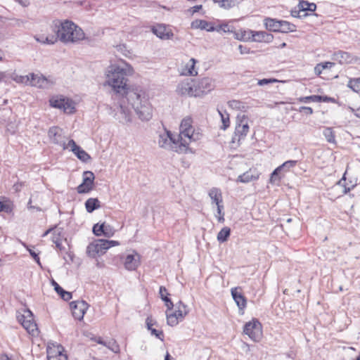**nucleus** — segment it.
Masks as SVG:
<instances>
[{"label":"nucleus","instance_id":"55","mask_svg":"<svg viewBox=\"0 0 360 360\" xmlns=\"http://www.w3.org/2000/svg\"><path fill=\"white\" fill-rule=\"evenodd\" d=\"M60 233H58V236L56 237L54 236L53 238V242L56 244V246L57 248H58L60 250H62L63 248L62 247L61 240L59 238Z\"/></svg>","mask_w":360,"mask_h":360},{"label":"nucleus","instance_id":"44","mask_svg":"<svg viewBox=\"0 0 360 360\" xmlns=\"http://www.w3.org/2000/svg\"><path fill=\"white\" fill-rule=\"evenodd\" d=\"M300 6H297V8H295L291 11V15L294 18H302L307 15V13H304L303 15H300V13L303 12L300 10Z\"/></svg>","mask_w":360,"mask_h":360},{"label":"nucleus","instance_id":"63","mask_svg":"<svg viewBox=\"0 0 360 360\" xmlns=\"http://www.w3.org/2000/svg\"><path fill=\"white\" fill-rule=\"evenodd\" d=\"M318 98H319V99H318V102L328 103V98H329V96H328L318 95Z\"/></svg>","mask_w":360,"mask_h":360},{"label":"nucleus","instance_id":"33","mask_svg":"<svg viewBox=\"0 0 360 360\" xmlns=\"http://www.w3.org/2000/svg\"><path fill=\"white\" fill-rule=\"evenodd\" d=\"M231 234V229L225 226L221 229L217 234V240L220 243H224L227 241Z\"/></svg>","mask_w":360,"mask_h":360},{"label":"nucleus","instance_id":"40","mask_svg":"<svg viewBox=\"0 0 360 360\" xmlns=\"http://www.w3.org/2000/svg\"><path fill=\"white\" fill-rule=\"evenodd\" d=\"M348 86L355 92H360V78L351 79Z\"/></svg>","mask_w":360,"mask_h":360},{"label":"nucleus","instance_id":"45","mask_svg":"<svg viewBox=\"0 0 360 360\" xmlns=\"http://www.w3.org/2000/svg\"><path fill=\"white\" fill-rule=\"evenodd\" d=\"M345 175H346V172H345L342 178L340 180H339L338 182V185L342 186L344 187V191H343V193L344 194L348 193L354 187V186H352V187H347L345 184L342 183V181H345V180H346Z\"/></svg>","mask_w":360,"mask_h":360},{"label":"nucleus","instance_id":"26","mask_svg":"<svg viewBox=\"0 0 360 360\" xmlns=\"http://www.w3.org/2000/svg\"><path fill=\"white\" fill-rule=\"evenodd\" d=\"M35 39L43 44L53 45L58 41V37L56 34L44 35L41 34L35 37Z\"/></svg>","mask_w":360,"mask_h":360},{"label":"nucleus","instance_id":"32","mask_svg":"<svg viewBox=\"0 0 360 360\" xmlns=\"http://www.w3.org/2000/svg\"><path fill=\"white\" fill-rule=\"evenodd\" d=\"M298 6H300V10H302L304 13L306 11H311L314 12L316 9V5L314 3H309L305 0H300Z\"/></svg>","mask_w":360,"mask_h":360},{"label":"nucleus","instance_id":"47","mask_svg":"<svg viewBox=\"0 0 360 360\" xmlns=\"http://www.w3.org/2000/svg\"><path fill=\"white\" fill-rule=\"evenodd\" d=\"M26 248H27V250H28L30 255H31V257L34 259V261L40 266H41V262H40V258L38 255L37 253H36L34 250H32V249L29 248L27 246H26L25 245H24Z\"/></svg>","mask_w":360,"mask_h":360},{"label":"nucleus","instance_id":"1","mask_svg":"<svg viewBox=\"0 0 360 360\" xmlns=\"http://www.w3.org/2000/svg\"><path fill=\"white\" fill-rule=\"evenodd\" d=\"M106 83L112 86L116 97H120V115L117 117L122 123L131 122V111L126 106V102L134 110L142 121H148L153 116V108L148 101V96L139 86L128 88L126 70L118 66L112 67L107 74Z\"/></svg>","mask_w":360,"mask_h":360},{"label":"nucleus","instance_id":"38","mask_svg":"<svg viewBox=\"0 0 360 360\" xmlns=\"http://www.w3.org/2000/svg\"><path fill=\"white\" fill-rule=\"evenodd\" d=\"M323 135L328 143H335V134L332 128L327 127L323 130Z\"/></svg>","mask_w":360,"mask_h":360},{"label":"nucleus","instance_id":"48","mask_svg":"<svg viewBox=\"0 0 360 360\" xmlns=\"http://www.w3.org/2000/svg\"><path fill=\"white\" fill-rule=\"evenodd\" d=\"M160 297L163 301V298L165 299H170L169 297V293L167 292V288L165 286H160L159 289Z\"/></svg>","mask_w":360,"mask_h":360},{"label":"nucleus","instance_id":"24","mask_svg":"<svg viewBox=\"0 0 360 360\" xmlns=\"http://www.w3.org/2000/svg\"><path fill=\"white\" fill-rule=\"evenodd\" d=\"M258 178L259 174L255 170L250 169L243 174L239 175L236 181L241 183H249L252 181L257 180Z\"/></svg>","mask_w":360,"mask_h":360},{"label":"nucleus","instance_id":"60","mask_svg":"<svg viewBox=\"0 0 360 360\" xmlns=\"http://www.w3.org/2000/svg\"><path fill=\"white\" fill-rule=\"evenodd\" d=\"M104 243L105 244V246L108 247V249L118 244V242L115 240H104Z\"/></svg>","mask_w":360,"mask_h":360},{"label":"nucleus","instance_id":"27","mask_svg":"<svg viewBox=\"0 0 360 360\" xmlns=\"http://www.w3.org/2000/svg\"><path fill=\"white\" fill-rule=\"evenodd\" d=\"M101 207V202L97 198H90L85 202V208L87 212L92 213Z\"/></svg>","mask_w":360,"mask_h":360},{"label":"nucleus","instance_id":"9","mask_svg":"<svg viewBox=\"0 0 360 360\" xmlns=\"http://www.w3.org/2000/svg\"><path fill=\"white\" fill-rule=\"evenodd\" d=\"M249 125L248 123V117L243 115L241 117L237 116V124L235 129L234 136L233 137V142H235L238 137V141L244 139L248 132L249 131Z\"/></svg>","mask_w":360,"mask_h":360},{"label":"nucleus","instance_id":"11","mask_svg":"<svg viewBox=\"0 0 360 360\" xmlns=\"http://www.w3.org/2000/svg\"><path fill=\"white\" fill-rule=\"evenodd\" d=\"M180 133L177 135L179 140H184V138H188L189 143L191 141H195L193 129L192 126V119L191 117L184 118L179 127Z\"/></svg>","mask_w":360,"mask_h":360},{"label":"nucleus","instance_id":"52","mask_svg":"<svg viewBox=\"0 0 360 360\" xmlns=\"http://www.w3.org/2000/svg\"><path fill=\"white\" fill-rule=\"evenodd\" d=\"M66 146H68V148H70V150L72 151L73 153L76 150H79V148L80 147L78 145H77V143L73 139H70L66 144Z\"/></svg>","mask_w":360,"mask_h":360},{"label":"nucleus","instance_id":"2","mask_svg":"<svg viewBox=\"0 0 360 360\" xmlns=\"http://www.w3.org/2000/svg\"><path fill=\"white\" fill-rule=\"evenodd\" d=\"M51 28L61 42L77 43L86 39L83 30L69 20H54Z\"/></svg>","mask_w":360,"mask_h":360},{"label":"nucleus","instance_id":"15","mask_svg":"<svg viewBox=\"0 0 360 360\" xmlns=\"http://www.w3.org/2000/svg\"><path fill=\"white\" fill-rule=\"evenodd\" d=\"M194 87L193 79H186L178 84L176 91L181 96L195 97Z\"/></svg>","mask_w":360,"mask_h":360},{"label":"nucleus","instance_id":"14","mask_svg":"<svg viewBox=\"0 0 360 360\" xmlns=\"http://www.w3.org/2000/svg\"><path fill=\"white\" fill-rule=\"evenodd\" d=\"M62 131L58 127H51L49 129L48 136L53 143L62 146L63 149H68Z\"/></svg>","mask_w":360,"mask_h":360},{"label":"nucleus","instance_id":"6","mask_svg":"<svg viewBox=\"0 0 360 360\" xmlns=\"http://www.w3.org/2000/svg\"><path fill=\"white\" fill-rule=\"evenodd\" d=\"M49 102L51 107L63 110L65 113L72 114L75 112V103L71 98L60 96L51 98Z\"/></svg>","mask_w":360,"mask_h":360},{"label":"nucleus","instance_id":"19","mask_svg":"<svg viewBox=\"0 0 360 360\" xmlns=\"http://www.w3.org/2000/svg\"><path fill=\"white\" fill-rule=\"evenodd\" d=\"M124 267L129 271H134L140 265V255L136 252L129 254L124 259Z\"/></svg>","mask_w":360,"mask_h":360},{"label":"nucleus","instance_id":"4","mask_svg":"<svg viewBox=\"0 0 360 360\" xmlns=\"http://www.w3.org/2000/svg\"><path fill=\"white\" fill-rule=\"evenodd\" d=\"M264 25L267 30L274 32L288 33L297 30L296 25L288 21L269 17L264 19Z\"/></svg>","mask_w":360,"mask_h":360},{"label":"nucleus","instance_id":"42","mask_svg":"<svg viewBox=\"0 0 360 360\" xmlns=\"http://www.w3.org/2000/svg\"><path fill=\"white\" fill-rule=\"evenodd\" d=\"M94 189L93 186H89L87 184H80L77 187V191L79 194L88 193Z\"/></svg>","mask_w":360,"mask_h":360},{"label":"nucleus","instance_id":"54","mask_svg":"<svg viewBox=\"0 0 360 360\" xmlns=\"http://www.w3.org/2000/svg\"><path fill=\"white\" fill-rule=\"evenodd\" d=\"M233 34H234V37L238 39V40H240V41H248V40H250V37H243V36H241L240 35V33H238V32H236L234 30H233V32H232Z\"/></svg>","mask_w":360,"mask_h":360},{"label":"nucleus","instance_id":"34","mask_svg":"<svg viewBox=\"0 0 360 360\" xmlns=\"http://www.w3.org/2000/svg\"><path fill=\"white\" fill-rule=\"evenodd\" d=\"M228 105L232 109L240 110L243 112H245L248 108L243 102L238 100L229 101L228 102Z\"/></svg>","mask_w":360,"mask_h":360},{"label":"nucleus","instance_id":"62","mask_svg":"<svg viewBox=\"0 0 360 360\" xmlns=\"http://www.w3.org/2000/svg\"><path fill=\"white\" fill-rule=\"evenodd\" d=\"M176 309H184L185 311H188V307L184 304L181 301H179L176 304Z\"/></svg>","mask_w":360,"mask_h":360},{"label":"nucleus","instance_id":"10","mask_svg":"<svg viewBox=\"0 0 360 360\" xmlns=\"http://www.w3.org/2000/svg\"><path fill=\"white\" fill-rule=\"evenodd\" d=\"M193 84L195 97L206 94L214 89L212 79L209 77H204L198 80L193 79Z\"/></svg>","mask_w":360,"mask_h":360},{"label":"nucleus","instance_id":"53","mask_svg":"<svg viewBox=\"0 0 360 360\" xmlns=\"http://www.w3.org/2000/svg\"><path fill=\"white\" fill-rule=\"evenodd\" d=\"M275 82H276V79H262L258 80L257 84L259 86H263V85L271 84V83H273Z\"/></svg>","mask_w":360,"mask_h":360},{"label":"nucleus","instance_id":"46","mask_svg":"<svg viewBox=\"0 0 360 360\" xmlns=\"http://www.w3.org/2000/svg\"><path fill=\"white\" fill-rule=\"evenodd\" d=\"M150 334L152 335L155 336L158 339L160 340L161 341L164 340L165 335L162 330H156L155 328H153L150 330Z\"/></svg>","mask_w":360,"mask_h":360},{"label":"nucleus","instance_id":"13","mask_svg":"<svg viewBox=\"0 0 360 360\" xmlns=\"http://www.w3.org/2000/svg\"><path fill=\"white\" fill-rule=\"evenodd\" d=\"M108 247L105 246L103 239H99L90 243L86 248V252L91 257H96L105 253Z\"/></svg>","mask_w":360,"mask_h":360},{"label":"nucleus","instance_id":"28","mask_svg":"<svg viewBox=\"0 0 360 360\" xmlns=\"http://www.w3.org/2000/svg\"><path fill=\"white\" fill-rule=\"evenodd\" d=\"M13 210V203L5 197H0V212H4L11 214Z\"/></svg>","mask_w":360,"mask_h":360},{"label":"nucleus","instance_id":"25","mask_svg":"<svg viewBox=\"0 0 360 360\" xmlns=\"http://www.w3.org/2000/svg\"><path fill=\"white\" fill-rule=\"evenodd\" d=\"M51 284L54 287L55 291L60 295V297L65 301H68L72 299V293L65 290L56 281L52 279Z\"/></svg>","mask_w":360,"mask_h":360},{"label":"nucleus","instance_id":"20","mask_svg":"<svg viewBox=\"0 0 360 360\" xmlns=\"http://www.w3.org/2000/svg\"><path fill=\"white\" fill-rule=\"evenodd\" d=\"M231 295L239 309H244L246 307L247 300L242 294L241 289L240 288H232Z\"/></svg>","mask_w":360,"mask_h":360},{"label":"nucleus","instance_id":"49","mask_svg":"<svg viewBox=\"0 0 360 360\" xmlns=\"http://www.w3.org/2000/svg\"><path fill=\"white\" fill-rule=\"evenodd\" d=\"M49 360H68V356L63 354L61 352H58V354L56 356H49Z\"/></svg>","mask_w":360,"mask_h":360},{"label":"nucleus","instance_id":"59","mask_svg":"<svg viewBox=\"0 0 360 360\" xmlns=\"http://www.w3.org/2000/svg\"><path fill=\"white\" fill-rule=\"evenodd\" d=\"M322 64H320V63H318L315 68H314V72L316 75H320L323 70V68H322Z\"/></svg>","mask_w":360,"mask_h":360},{"label":"nucleus","instance_id":"8","mask_svg":"<svg viewBox=\"0 0 360 360\" xmlns=\"http://www.w3.org/2000/svg\"><path fill=\"white\" fill-rule=\"evenodd\" d=\"M25 314L18 316V321L23 328L32 335L34 336L38 333L37 325L34 322V315L30 309L25 311Z\"/></svg>","mask_w":360,"mask_h":360},{"label":"nucleus","instance_id":"5","mask_svg":"<svg viewBox=\"0 0 360 360\" xmlns=\"http://www.w3.org/2000/svg\"><path fill=\"white\" fill-rule=\"evenodd\" d=\"M243 332L254 342H259L262 336V324L258 319H252L245 324Z\"/></svg>","mask_w":360,"mask_h":360},{"label":"nucleus","instance_id":"12","mask_svg":"<svg viewBox=\"0 0 360 360\" xmlns=\"http://www.w3.org/2000/svg\"><path fill=\"white\" fill-rule=\"evenodd\" d=\"M72 316L79 321L83 319L84 316L89 308V304L84 300L72 301L70 304Z\"/></svg>","mask_w":360,"mask_h":360},{"label":"nucleus","instance_id":"43","mask_svg":"<svg viewBox=\"0 0 360 360\" xmlns=\"http://www.w3.org/2000/svg\"><path fill=\"white\" fill-rule=\"evenodd\" d=\"M236 6V0H221L220 8L229 10Z\"/></svg>","mask_w":360,"mask_h":360},{"label":"nucleus","instance_id":"39","mask_svg":"<svg viewBox=\"0 0 360 360\" xmlns=\"http://www.w3.org/2000/svg\"><path fill=\"white\" fill-rule=\"evenodd\" d=\"M215 29H217L215 31L218 32L231 33L233 32L234 27L227 23H224L215 27Z\"/></svg>","mask_w":360,"mask_h":360},{"label":"nucleus","instance_id":"41","mask_svg":"<svg viewBox=\"0 0 360 360\" xmlns=\"http://www.w3.org/2000/svg\"><path fill=\"white\" fill-rule=\"evenodd\" d=\"M318 95H311L308 96H301L297 98L300 103H308L310 102H318Z\"/></svg>","mask_w":360,"mask_h":360},{"label":"nucleus","instance_id":"50","mask_svg":"<svg viewBox=\"0 0 360 360\" xmlns=\"http://www.w3.org/2000/svg\"><path fill=\"white\" fill-rule=\"evenodd\" d=\"M296 110L299 112H304L306 115H311L314 112L313 109L311 107L307 106H300Z\"/></svg>","mask_w":360,"mask_h":360},{"label":"nucleus","instance_id":"18","mask_svg":"<svg viewBox=\"0 0 360 360\" xmlns=\"http://www.w3.org/2000/svg\"><path fill=\"white\" fill-rule=\"evenodd\" d=\"M92 231L94 234L97 236H104L110 238L114 234L112 227L110 225H106L105 223L94 224Z\"/></svg>","mask_w":360,"mask_h":360},{"label":"nucleus","instance_id":"17","mask_svg":"<svg viewBox=\"0 0 360 360\" xmlns=\"http://www.w3.org/2000/svg\"><path fill=\"white\" fill-rule=\"evenodd\" d=\"M188 314V311L184 309H176L175 311L167 314V322L170 326H175Z\"/></svg>","mask_w":360,"mask_h":360},{"label":"nucleus","instance_id":"31","mask_svg":"<svg viewBox=\"0 0 360 360\" xmlns=\"http://www.w3.org/2000/svg\"><path fill=\"white\" fill-rule=\"evenodd\" d=\"M217 111L222 122L220 128L221 129L226 130L230 125L229 114L226 110L217 109Z\"/></svg>","mask_w":360,"mask_h":360},{"label":"nucleus","instance_id":"21","mask_svg":"<svg viewBox=\"0 0 360 360\" xmlns=\"http://www.w3.org/2000/svg\"><path fill=\"white\" fill-rule=\"evenodd\" d=\"M151 30L154 34L161 39H169L173 37L172 32H166V27L164 25L153 26Z\"/></svg>","mask_w":360,"mask_h":360},{"label":"nucleus","instance_id":"16","mask_svg":"<svg viewBox=\"0 0 360 360\" xmlns=\"http://www.w3.org/2000/svg\"><path fill=\"white\" fill-rule=\"evenodd\" d=\"M248 36L252 41L270 43L274 39L273 34L265 31L248 30Z\"/></svg>","mask_w":360,"mask_h":360},{"label":"nucleus","instance_id":"7","mask_svg":"<svg viewBox=\"0 0 360 360\" xmlns=\"http://www.w3.org/2000/svg\"><path fill=\"white\" fill-rule=\"evenodd\" d=\"M297 160H287L282 165L276 167L271 174L270 183L278 184L286 172H288L291 168L295 167Z\"/></svg>","mask_w":360,"mask_h":360},{"label":"nucleus","instance_id":"35","mask_svg":"<svg viewBox=\"0 0 360 360\" xmlns=\"http://www.w3.org/2000/svg\"><path fill=\"white\" fill-rule=\"evenodd\" d=\"M95 175L91 171H85L83 173L82 183L87 184L89 186H93L94 184Z\"/></svg>","mask_w":360,"mask_h":360},{"label":"nucleus","instance_id":"22","mask_svg":"<svg viewBox=\"0 0 360 360\" xmlns=\"http://www.w3.org/2000/svg\"><path fill=\"white\" fill-rule=\"evenodd\" d=\"M333 59L338 61L340 64H347L352 61V56L344 51H338L333 55Z\"/></svg>","mask_w":360,"mask_h":360},{"label":"nucleus","instance_id":"57","mask_svg":"<svg viewBox=\"0 0 360 360\" xmlns=\"http://www.w3.org/2000/svg\"><path fill=\"white\" fill-rule=\"evenodd\" d=\"M163 302H165V306L167 308V311L168 310H172L173 309L174 304H173L172 301L171 300V299H165V298H163Z\"/></svg>","mask_w":360,"mask_h":360},{"label":"nucleus","instance_id":"29","mask_svg":"<svg viewBox=\"0 0 360 360\" xmlns=\"http://www.w3.org/2000/svg\"><path fill=\"white\" fill-rule=\"evenodd\" d=\"M209 196L212 199V203L218 205L222 202L221 193L219 188H212L209 192Z\"/></svg>","mask_w":360,"mask_h":360},{"label":"nucleus","instance_id":"30","mask_svg":"<svg viewBox=\"0 0 360 360\" xmlns=\"http://www.w3.org/2000/svg\"><path fill=\"white\" fill-rule=\"evenodd\" d=\"M197 60L194 58H191L189 62L185 65V70L183 72L184 75L194 76L198 74V72L195 70V65Z\"/></svg>","mask_w":360,"mask_h":360},{"label":"nucleus","instance_id":"51","mask_svg":"<svg viewBox=\"0 0 360 360\" xmlns=\"http://www.w3.org/2000/svg\"><path fill=\"white\" fill-rule=\"evenodd\" d=\"M217 213L219 214V217H218V221L219 222H223L224 221V214L222 212V210L224 208V206L223 205H221V203L220 204H218L217 205Z\"/></svg>","mask_w":360,"mask_h":360},{"label":"nucleus","instance_id":"61","mask_svg":"<svg viewBox=\"0 0 360 360\" xmlns=\"http://www.w3.org/2000/svg\"><path fill=\"white\" fill-rule=\"evenodd\" d=\"M320 64H322V68H323V70L330 69L335 65V63L332 62L320 63Z\"/></svg>","mask_w":360,"mask_h":360},{"label":"nucleus","instance_id":"36","mask_svg":"<svg viewBox=\"0 0 360 360\" xmlns=\"http://www.w3.org/2000/svg\"><path fill=\"white\" fill-rule=\"evenodd\" d=\"M73 153L78 159L84 162H87L91 160V156L81 147L79 148V150H76Z\"/></svg>","mask_w":360,"mask_h":360},{"label":"nucleus","instance_id":"58","mask_svg":"<svg viewBox=\"0 0 360 360\" xmlns=\"http://www.w3.org/2000/svg\"><path fill=\"white\" fill-rule=\"evenodd\" d=\"M238 49L240 53V54H246L250 53V49L245 46H243L240 44L238 46Z\"/></svg>","mask_w":360,"mask_h":360},{"label":"nucleus","instance_id":"56","mask_svg":"<svg viewBox=\"0 0 360 360\" xmlns=\"http://www.w3.org/2000/svg\"><path fill=\"white\" fill-rule=\"evenodd\" d=\"M154 323H155V321L153 322V320L150 316H148L146 318V324L148 330L150 331L153 329L152 326H153Z\"/></svg>","mask_w":360,"mask_h":360},{"label":"nucleus","instance_id":"3","mask_svg":"<svg viewBox=\"0 0 360 360\" xmlns=\"http://www.w3.org/2000/svg\"><path fill=\"white\" fill-rule=\"evenodd\" d=\"M160 147L173 150L178 153H186L189 149V142L186 140H179L177 136H174L170 131H166L159 136Z\"/></svg>","mask_w":360,"mask_h":360},{"label":"nucleus","instance_id":"37","mask_svg":"<svg viewBox=\"0 0 360 360\" xmlns=\"http://www.w3.org/2000/svg\"><path fill=\"white\" fill-rule=\"evenodd\" d=\"M104 346L108 347L109 349H110L114 353L117 354L120 352V346L117 344V342L113 339L106 341L105 342Z\"/></svg>","mask_w":360,"mask_h":360},{"label":"nucleus","instance_id":"23","mask_svg":"<svg viewBox=\"0 0 360 360\" xmlns=\"http://www.w3.org/2000/svg\"><path fill=\"white\" fill-rule=\"evenodd\" d=\"M191 28L205 30L207 32L215 31V27L210 22L205 20H195L191 22Z\"/></svg>","mask_w":360,"mask_h":360},{"label":"nucleus","instance_id":"64","mask_svg":"<svg viewBox=\"0 0 360 360\" xmlns=\"http://www.w3.org/2000/svg\"><path fill=\"white\" fill-rule=\"evenodd\" d=\"M95 342H96L98 344H100V345H105V342L106 341H104L102 338L101 337H95L94 339H93Z\"/></svg>","mask_w":360,"mask_h":360}]
</instances>
